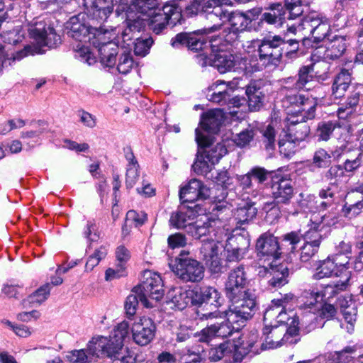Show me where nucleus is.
Segmentation results:
<instances>
[{
    "instance_id": "26",
    "label": "nucleus",
    "mask_w": 363,
    "mask_h": 363,
    "mask_svg": "<svg viewBox=\"0 0 363 363\" xmlns=\"http://www.w3.org/2000/svg\"><path fill=\"white\" fill-rule=\"evenodd\" d=\"M340 258L341 255H337L334 259L328 258L323 260L320 266L317 267L316 272L313 274V278L315 279H321L325 277H335V272L340 269L342 265L347 267L346 265L349 263L347 256L344 257L342 262L340 261Z\"/></svg>"
},
{
    "instance_id": "58",
    "label": "nucleus",
    "mask_w": 363,
    "mask_h": 363,
    "mask_svg": "<svg viewBox=\"0 0 363 363\" xmlns=\"http://www.w3.org/2000/svg\"><path fill=\"white\" fill-rule=\"evenodd\" d=\"M127 223L133 225L135 228H139L144 225L147 220V215L145 212L140 211L130 210L126 213Z\"/></svg>"
},
{
    "instance_id": "54",
    "label": "nucleus",
    "mask_w": 363,
    "mask_h": 363,
    "mask_svg": "<svg viewBox=\"0 0 363 363\" xmlns=\"http://www.w3.org/2000/svg\"><path fill=\"white\" fill-rule=\"evenodd\" d=\"M313 66L308 65L302 67L298 72V79L296 82L295 87L297 89H302L307 83L313 79Z\"/></svg>"
},
{
    "instance_id": "47",
    "label": "nucleus",
    "mask_w": 363,
    "mask_h": 363,
    "mask_svg": "<svg viewBox=\"0 0 363 363\" xmlns=\"http://www.w3.org/2000/svg\"><path fill=\"white\" fill-rule=\"evenodd\" d=\"M235 348L234 343L225 342L220 344L218 347L211 348L208 352V359L211 362H218L228 353L233 352Z\"/></svg>"
},
{
    "instance_id": "45",
    "label": "nucleus",
    "mask_w": 363,
    "mask_h": 363,
    "mask_svg": "<svg viewBox=\"0 0 363 363\" xmlns=\"http://www.w3.org/2000/svg\"><path fill=\"white\" fill-rule=\"evenodd\" d=\"M257 208L254 205L245 203L242 206L238 207L235 212V220L237 223H245L255 217Z\"/></svg>"
},
{
    "instance_id": "24",
    "label": "nucleus",
    "mask_w": 363,
    "mask_h": 363,
    "mask_svg": "<svg viewBox=\"0 0 363 363\" xmlns=\"http://www.w3.org/2000/svg\"><path fill=\"white\" fill-rule=\"evenodd\" d=\"M268 284L273 288L284 286L288 283L289 270L285 263H267L264 265Z\"/></svg>"
},
{
    "instance_id": "25",
    "label": "nucleus",
    "mask_w": 363,
    "mask_h": 363,
    "mask_svg": "<svg viewBox=\"0 0 363 363\" xmlns=\"http://www.w3.org/2000/svg\"><path fill=\"white\" fill-rule=\"evenodd\" d=\"M283 300H273L264 314V324L272 322L278 325H286L288 321L291 320L283 308Z\"/></svg>"
},
{
    "instance_id": "8",
    "label": "nucleus",
    "mask_w": 363,
    "mask_h": 363,
    "mask_svg": "<svg viewBox=\"0 0 363 363\" xmlns=\"http://www.w3.org/2000/svg\"><path fill=\"white\" fill-rule=\"evenodd\" d=\"M222 235L214 234V238L202 241L200 247L201 259L213 273H219L223 268L222 248L219 245Z\"/></svg>"
},
{
    "instance_id": "64",
    "label": "nucleus",
    "mask_w": 363,
    "mask_h": 363,
    "mask_svg": "<svg viewBox=\"0 0 363 363\" xmlns=\"http://www.w3.org/2000/svg\"><path fill=\"white\" fill-rule=\"evenodd\" d=\"M75 50V57L79 60L87 63L91 65L95 62V59L89 52L88 48L82 45L79 43H77Z\"/></svg>"
},
{
    "instance_id": "1",
    "label": "nucleus",
    "mask_w": 363,
    "mask_h": 363,
    "mask_svg": "<svg viewBox=\"0 0 363 363\" xmlns=\"http://www.w3.org/2000/svg\"><path fill=\"white\" fill-rule=\"evenodd\" d=\"M28 31L39 48L33 50L30 46H26L23 50L13 52L10 51L9 47L0 43V74L4 68L11 65L16 60H20L29 54L40 53L43 47L52 48L60 44V36L56 34L52 27H46L43 22L36 23Z\"/></svg>"
},
{
    "instance_id": "31",
    "label": "nucleus",
    "mask_w": 363,
    "mask_h": 363,
    "mask_svg": "<svg viewBox=\"0 0 363 363\" xmlns=\"http://www.w3.org/2000/svg\"><path fill=\"white\" fill-rule=\"evenodd\" d=\"M233 82L217 80L208 87V96L211 101L215 103H227V99L231 96Z\"/></svg>"
},
{
    "instance_id": "10",
    "label": "nucleus",
    "mask_w": 363,
    "mask_h": 363,
    "mask_svg": "<svg viewBox=\"0 0 363 363\" xmlns=\"http://www.w3.org/2000/svg\"><path fill=\"white\" fill-rule=\"evenodd\" d=\"M284 106L286 108H292L288 112L294 115V111L297 117H301V120L313 119L315 117L317 102L313 98L302 94L287 95L283 100Z\"/></svg>"
},
{
    "instance_id": "36",
    "label": "nucleus",
    "mask_w": 363,
    "mask_h": 363,
    "mask_svg": "<svg viewBox=\"0 0 363 363\" xmlns=\"http://www.w3.org/2000/svg\"><path fill=\"white\" fill-rule=\"evenodd\" d=\"M98 52L101 62L107 67H113L116 62V55L118 52V45L113 41L100 42L98 45Z\"/></svg>"
},
{
    "instance_id": "17",
    "label": "nucleus",
    "mask_w": 363,
    "mask_h": 363,
    "mask_svg": "<svg viewBox=\"0 0 363 363\" xmlns=\"http://www.w3.org/2000/svg\"><path fill=\"white\" fill-rule=\"evenodd\" d=\"M335 277L339 279L327 284L322 291H320L322 301L330 300L339 293L345 291L352 279L351 271L343 265L335 272Z\"/></svg>"
},
{
    "instance_id": "16",
    "label": "nucleus",
    "mask_w": 363,
    "mask_h": 363,
    "mask_svg": "<svg viewBox=\"0 0 363 363\" xmlns=\"http://www.w3.org/2000/svg\"><path fill=\"white\" fill-rule=\"evenodd\" d=\"M249 280L243 267L240 266L232 269L228 276L225 284V293L226 297L244 293L250 291L248 289Z\"/></svg>"
},
{
    "instance_id": "38",
    "label": "nucleus",
    "mask_w": 363,
    "mask_h": 363,
    "mask_svg": "<svg viewBox=\"0 0 363 363\" xmlns=\"http://www.w3.org/2000/svg\"><path fill=\"white\" fill-rule=\"evenodd\" d=\"M345 38L342 36L334 38L325 43L324 57L328 60H334L340 57L346 50Z\"/></svg>"
},
{
    "instance_id": "27",
    "label": "nucleus",
    "mask_w": 363,
    "mask_h": 363,
    "mask_svg": "<svg viewBox=\"0 0 363 363\" xmlns=\"http://www.w3.org/2000/svg\"><path fill=\"white\" fill-rule=\"evenodd\" d=\"M196 290H184L182 288H175L168 292L167 297L174 306L178 310H183L189 304L196 305Z\"/></svg>"
},
{
    "instance_id": "7",
    "label": "nucleus",
    "mask_w": 363,
    "mask_h": 363,
    "mask_svg": "<svg viewBox=\"0 0 363 363\" xmlns=\"http://www.w3.org/2000/svg\"><path fill=\"white\" fill-rule=\"evenodd\" d=\"M135 288L140 292V301L147 308L152 306L148 298L159 301L164 295L160 275L150 270L143 272L141 283Z\"/></svg>"
},
{
    "instance_id": "5",
    "label": "nucleus",
    "mask_w": 363,
    "mask_h": 363,
    "mask_svg": "<svg viewBox=\"0 0 363 363\" xmlns=\"http://www.w3.org/2000/svg\"><path fill=\"white\" fill-rule=\"evenodd\" d=\"M231 0H206L202 4L201 13L204 15L206 20L212 23V25L206 26L201 29L203 33L211 34L221 29L223 23V18L227 14L225 6H232Z\"/></svg>"
},
{
    "instance_id": "50",
    "label": "nucleus",
    "mask_w": 363,
    "mask_h": 363,
    "mask_svg": "<svg viewBox=\"0 0 363 363\" xmlns=\"http://www.w3.org/2000/svg\"><path fill=\"white\" fill-rule=\"evenodd\" d=\"M289 327L286 325V331L284 333V340L288 344H296L299 340L298 320L296 318H291Z\"/></svg>"
},
{
    "instance_id": "57",
    "label": "nucleus",
    "mask_w": 363,
    "mask_h": 363,
    "mask_svg": "<svg viewBox=\"0 0 363 363\" xmlns=\"http://www.w3.org/2000/svg\"><path fill=\"white\" fill-rule=\"evenodd\" d=\"M345 321L347 323V329L349 333L354 330V325L357 319V308L354 302H350V306L342 309L341 311Z\"/></svg>"
},
{
    "instance_id": "40",
    "label": "nucleus",
    "mask_w": 363,
    "mask_h": 363,
    "mask_svg": "<svg viewBox=\"0 0 363 363\" xmlns=\"http://www.w3.org/2000/svg\"><path fill=\"white\" fill-rule=\"evenodd\" d=\"M360 94L356 90L350 92L345 104H342L337 111V115L340 119H346L353 113L354 108L358 105Z\"/></svg>"
},
{
    "instance_id": "32",
    "label": "nucleus",
    "mask_w": 363,
    "mask_h": 363,
    "mask_svg": "<svg viewBox=\"0 0 363 363\" xmlns=\"http://www.w3.org/2000/svg\"><path fill=\"white\" fill-rule=\"evenodd\" d=\"M196 291V305H200L203 303L213 306L216 308L222 305L223 299L222 298L220 292L212 286H204Z\"/></svg>"
},
{
    "instance_id": "44",
    "label": "nucleus",
    "mask_w": 363,
    "mask_h": 363,
    "mask_svg": "<svg viewBox=\"0 0 363 363\" xmlns=\"http://www.w3.org/2000/svg\"><path fill=\"white\" fill-rule=\"evenodd\" d=\"M50 291V284H45L38 289L35 292L30 294L26 300L23 301V304H32L33 306H39L48 298Z\"/></svg>"
},
{
    "instance_id": "28",
    "label": "nucleus",
    "mask_w": 363,
    "mask_h": 363,
    "mask_svg": "<svg viewBox=\"0 0 363 363\" xmlns=\"http://www.w3.org/2000/svg\"><path fill=\"white\" fill-rule=\"evenodd\" d=\"M307 118L301 120V117L291 115L288 121L289 125L287 129L288 138L295 142L305 140L310 133L309 126L305 123Z\"/></svg>"
},
{
    "instance_id": "30",
    "label": "nucleus",
    "mask_w": 363,
    "mask_h": 363,
    "mask_svg": "<svg viewBox=\"0 0 363 363\" xmlns=\"http://www.w3.org/2000/svg\"><path fill=\"white\" fill-rule=\"evenodd\" d=\"M217 221L215 220H208L206 222L193 223L189 225L186 233L195 239H201L203 236L209 235L210 238L214 237V234L222 235L223 232L221 229L216 230Z\"/></svg>"
},
{
    "instance_id": "20",
    "label": "nucleus",
    "mask_w": 363,
    "mask_h": 363,
    "mask_svg": "<svg viewBox=\"0 0 363 363\" xmlns=\"http://www.w3.org/2000/svg\"><path fill=\"white\" fill-rule=\"evenodd\" d=\"M211 194V189L196 179H191L189 184L181 188L179 198L182 203H194L198 199H207Z\"/></svg>"
},
{
    "instance_id": "29",
    "label": "nucleus",
    "mask_w": 363,
    "mask_h": 363,
    "mask_svg": "<svg viewBox=\"0 0 363 363\" xmlns=\"http://www.w3.org/2000/svg\"><path fill=\"white\" fill-rule=\"evenodd\" d=\"M261 21L269 25L281 26L284 22L286 10L281 3H271L264 9Z\"/></svg>"
},
{
    "instance_id": "21",
    "label": "nucleus",
    "mask_w": 363,
    "mask_h": 363,
    "mask_svg": "<svg viewBox=\"0 0 363 363\" xmlns=\"http://www.w3.org/2000/svg\"><path fill=\"white\" fill-rule=\"evenodd\" d=\"M145 27L144 19L141 16L131 18L130 15L127 18V26L122 31L120 36H117L115 39L117 45H121L125 50L131 49V46L134 43L133 40L135 38L136 33H139Z\"/></svg>"
},
{
    "instance_id": "60",
    "label": "nucleus",
    "mask_w": 363,
    "mask_h": 363,
    "mask_svg": "<svg viewBox=\"0 0 363 363\" xmlns=\"http://www.w3.org/2000/svg\"><path fill=\"white\" fill-rule=\"evenodd\" d=\"M153 43V40L151 38H147L145 39L137 38L134 43V52L136 55L145 56L146 55L152 45Z\"/></svg>"
},
{
    "instance_id": "49",
    "label": "nucleus",
    "mask_w": 363,
    "mask_h": 363,
    "mask_svg": "<svg viewBox=\"0 0 363 363\" xmlns=\"http://www.w3.org/2000/svg\"><path fill=\"white\" fill-rule=\"evenodd\" d=\"M354 352V347H346L342 351L328 353L326 357L333 363H350L352 360L351 354Z\"/></svg>"
},
{
    "instance_id": "3",
    "label": "nucleus",
    "mask_w": 363,
    "mask_h": 363,
    "mask_svg": "<svg viewBox=\"0 0 363 363\" xmlns=\"http://www.w3.org/2000/svg\"><path fill=\"white\" fill-rule=\"evenodd\" d=\"M261 13V9L257 8L248 10L246 12L240 11H227L223 18L224 21H228L230 27L225 28L222 33V38L226 44H232L238 39L239 34L247 30L252 21L255 20Z\"/></svg>"
},
{
    "instance_id": "52",
    "label": "nucleus",
    "mask_w": 363,
    "mask_h": 363,
    "mask_svg": "<svg viewBox=\"0 0 363 363\" xmlns=\"http://www.w3.org/2000/svg\"><path fill=\"white\" fill-rule=\"evenodd\" d=\"M140 292L135 287L131 294L126 298L125 303V309L129 318L133 317L137 310L138 302L140 301Z\"/></svg>"
},
{
    "instance_id": "6",
    "label": "nucleus",
    "mask_w": 363,
    "mask_h": 363,
    "mask_svg": "<svg viewBox=\"0 0 363 363\" xmlns=\"http://www.w3.org/2000/svg\"><path fill=\"white\" fill-rule=\"evenodd\" d=\"M284 40L280 35L264 38L257 41L259 61L264 67H277L282 57L281 45Z\"/></svg>"
},
{
    "instance_id": "2",
    "label": "nucleus",
    "mask_w": 363,
    "mask_h": 363,
    "mask_svg": "<svg viewBox=\"0 0 363 363\" xmlns=\"http://www.w3.org/2000/svg\"><path fill=\"white\" fill-rule=\"evenodd\" d=\"M230 305L226 313L231 323H243L251 319L257 310V297L252 290L227 297Z\"/></svg>"
},
{
    "instance_id": "14",
    "label": "nucleus",
    "mask_w": 363,
    "mask_h": 363,
    "mask_svg": "<svg viewBox=\"0 0 363 363\" xmlns=\"http://www.w3.org/2000/svg\"><path fill=\"white\" fill-rule=\"evenodd\" d=\"M174 16H177L175 19L179 16V8L175 4H165L162 8L157 6L143 19L145 25L147 22L153 32L160 34L166 28L169 19Z\"/></svg>"
},
{
    "instance_id": "41",
    "label": "nucleus",
    "mask_w": 363,
    "mask_h": 363,
    "mask_svg": "<svg viewBox=\"0 0 363 363\" xmlns=\"http://www.w3.org/2000/svg\"><path fill=\"white\" fill-rule=\"evenodd\" d=\"M314 220L311 219V224L309 225V229L304 234L305 242L316 245L320 247V242L323 240L321 231L323 228V225L321 221H318L315 218Z\"/></svg>"
},
{
    "instance_id": "39",
    "label": "nucleus",
    "mask_w": 363,
    "mask_h": 363,
    "mask_svg": "<svg viewBox=\"0 0 363 363\" xmlns=\"http://www.w3.org/2000/svg\"><path fill=\"white\" fill-rule=\"evenodd\" d=\"M195 213L191 208L181 209L172 213L169 223L176 228H185L191 225Z\"/></svg>"
},
{
    "instance_id": "35",
    "label": "nucleus",
    "mask_w": 363,
    "mask_h": 363,
    "mask_svg": "<svg viewBox=\"0 0 363 363\" xmlns=\"http://www.w3.org/2000/svg\"><path fill=\"white\" fill-rule=\"evenodd\" d=\"M245 93L248 98V104L250 110H258L262 105L264 96L262 90V83L259 81L250 82L246 86Z\"/></svg>"
},
{
    "instance_id": "43",
    "label": "nucleus",
    "mask_w": 363,
    "mask_h": 363,
    "mask_svg": "<svg viewBox=\"0 0 363 363\" xmlns=\"http://www.w3.org/2000/svg\"><path fill=\"white\" fill-rule=\"evenodd\" d=\"M337 127H339L337 122L331 121H321L317 125L315 137L319 141H328L335 129Z\"/></svg>"
},
{
    "instance_id": "55",
    "label": "nucleus",
    "mask_w": 363,
    "mask_h": 363,
    "mask_svg": "<svg viewBox=\"0 0 363 363\" xmlns=\"http://www.w3.org/2000/svg\"><path fill=\"white\" fill-rule=\"evenodd\" d=\"M93 357L88 352L87 347L73 350L67 356L69 363H90Z\"/></svg>"
},
{
    "instance_id": "51",
    "label": "nucleus",
    "mask_w": 363,
    "mask_h": 363,
    "mask_svg": "<svg viewBox=\"0 0 363 363\" xmlns=\"http://www.w3.org/2000/svg\"><path fill=\"white\" fill-rule=\"evenodd\" d=\"M214 165L213 160H195L192 168L197 174L213 178L214 172L212 170Z\"/></svg>"
},
{
    "instance_id": "22",
    "label": "nucleus",
    "mask_w": 363,
    "mask_h": 363,
    "mask_svg": "<svg viewBox=\"0 0 363 363\" xmlns=\"http://www.w3.org/2000/svg\"><path fill=\"white\" fill-rule=\"evenodd\" d=\"M286 331V325H278L272 322L265 324L263 328L264 340L261 344L262 350L275 349L286 344L283 336Z\"/></svg>"
},
{
    "instance_id": "4",
    "label": "nucleus",
    "mask_w": 363,
    "mask_h": 363,
    "mask_svg": "<svg viewBox=\"0 0 363 363\" xmlns=\"http://www.w3.org/2000/svg\"><path fill=\"white\" fill-rule=\"evenodd\" d=\"M134 0H84V6L87 16L98 22L106 21L113 12V7L118 3L120 10L127 11V18L133 16L134 11L130 9Z\"/></svg>"
},
{
    "instance_id": "62",
    "label": "nucleus",
    "mask_w": 363,
    "mask_h": 363,
    "mask_svg": "<svg viewBox=\"0 0 363 363\" xmlns=\"http://www.w3.org/2000/svg\"><path fill=\"white\" fill-rule=\"evenodd\" d=\"M362 208L363 201H358L352 204L345 203L342 206L341 213L343 216L351 219L358 216L362 212Z\"/></svg>"
},
{
    "instance_id": "18",
    "label": "nucleus",
    "mask_w": 363,
    "mask_h": 363,
    "mask_svg": "<svg viewBox=\"0 0 363 363\" xmlns=\"http://www.w3.org/2000/svg\"><path fill=\"white\" fill-rule=\"evenodd\" d=\"M201 30V29L193 33H179L172 39L171 44L173 47L185 46L194 51L202 50L208 46L210 47V41L208 43L203 36L208 34Z\"/></svg>"
},
{
    "instance_id": "37",
    "label": "nucleus",
    "mask_w": 363,
    "mask_h": 363,
    "mask_svg": "<svg viewBox=\"0 0 363 363\" xmlns=\"http://www.w3.org/2000/svg\"><path fill=\"white\" fill-rule=\"evenodd\" d=\"M272 189L277 203H286L293 196L294 189L291 182L287 179L274 182Z\"/></svg>"
},
{
    "instance_id": "63",
    "label": "nucleus",
    "mask_w": 363,
    "mask_h": 363,
    "mask_svg": "<svg viewBox=\"0 0 363 363\" xmlns=\"http://www.w3.org/2000/svg\"><path fill=\"white\" fill-rule=\"evenodd\" d=\"M319 247L305 242L300 249L299 258L302 262L310 261L318 253Z\"/></svg>"
},
{
    "instance_id": "33",
    "label": "nucleus",
    "mask_w": 363,
    "mask_h": 363,
    "mask_svg": "<svg viewBox=\"0 0 363 363\" xmlns=\"http://www.w3.org/2000/svg\"><path fill=\"white\" fill-rule=\"evenodd\" d=\"M352 82V72L348 69H342L335 76L332 85V96L335 99L343 97L350 88Z\"/></svg>"
},
{
    "instance_id": "48",
    "label": "nucleus",
    "mask_w": 363,
    "mask_h": 363,
    "mask_svg": "<svg viewBox=\"0 0 363 363\" xmlns=\"http://www.w3.org/2000/svg\"><path fill=\"white\" fill-rule=\"evenodd\" d=\"M214 325H216L217 337H227L231 335L233 331L239 330L242 326L241 323L240 324L238 323H231L228 318L226 321L216 323Z\"/></svg>"
},
{
    "instance_id": "23",
    "label": "nucleus",
    "mask_w": 363,
    "mask_h": 363,
    "mask_svg": "<svg viewBox=\"0 0 363 363\" xmlns=\"http://www.w3.org/2000/svg\"><path fill=\"white\" fill-rule=\"evenodd\" d=\"M249 246V239L242 235L228 237L225 247L227 261L238 262L242 259Z\"/></svg>"
},
{
    "instance_id": "11",
    "label": "nucleus",
    "mask_w": 363,
    "mask_h": 363,
    "mask_svg": "<svg viewBox=\"0 0 363 363\" xmlns=\"http://www.w3.org/2000/svg\"><path fill=\"white\" fill-rule=\"evenodd\" d=\"M172 266L175 275L184 282H199L204 277V268L197 260L191 258H177Z\"/></svg>"
},
{
    "instance_id": "15",
    "label": "nucleus",
    "mask_w": 363,
    "mask_h": 363,
    "mask_svg": "<svg viewBox=\"0 0 363 363\" xmlns=\"http://www.w3.org/2000/svg\"><path fill=\"white\" fill-rule=\"evenodd\" d=\"M195 132L198 145L197 159H221L226 155L228 150L224 145L218 143L213 148L208 150L213 144L212 138L204 135L198 128Z\"/></svg>"
},
{
    "instance_id": "9",
    "label": "nucleus",
    "mask_w": 363,
    "mask_h": 363,
    "mask_svg": "<svg viewBox=\"0 0 363 363\" xmlns=\"http://www.w3.org/2000/svg\"><path fill=\"white\" fill-rule=\"evenodd\" d=\"M221 38L213 37L210 40V48L213 52L209 61L220 73H225L235 67V57L225 51V43H221Z\"/></svg>"
},
{
    "instance_id": "19",
    "label": "nucleus",
    "mask_w": 363,
    "mask_h": 363,
    "mask_svg": "<svg viewBox=\"0 0 363 363\" xmlns=\"http://www.w3.org/2000/svg\"><path fill=\"white\" fill-rule=\"evenodd\" d=\"M155 325L152 319L140 318L132 325L133 338L138 345L144 346L149 344L155 337Z\"/></svg>"
},
{
    "instance_id": "56",
    "label": "nucleus",
    "mask_w": 363,
    "mask_h": 363,
    "mask_svg": "<svg viewBox=\"0 0 363 363\" xmlns=\"http://www.w3.org/2000/svg\"><path fill=\"white\" fill-rule=\"evenodd\" d=\"M133 66V60L130 50H125L120 55L117 69L121 74L128 73Z\"/></svg>"
},
{
    "instance_id": "34",
    "label": "nucleus",
    "mask_w": 363,
    "mask_h": 363,
    "mask_svg": "<svg viewBox=\"0 0 363 363\" xmlns=\"http://www.w3.org/2000/svg\"><path fill=\"white\" fill-rule=\"evenodd\" d=\"M224 113L221 109L210 110L203 115L201 125L210 133H217L224 121Z\"/></svg>"
},
{
    "instance_id": "42",
    "label": "nucleus",
    "mask_w": 363,
    "mask_h": 363,
    "mask_svg": "<svg viewBox=\"0 0 363 363\" xmlns=\"http://www.w3.org/2000/svg\"><path fill=\"white\" fill-rule=\"evenodd\" d=\"M157 6V0H134L130 9L136 12L135 17L147 18Z\"/></svg>"
},
{
    "instance_id": "13",
    "label": "nucleus",
    "mask_w": 363,
    "mask_h": 363,
    "mask_svg": "<svg viewBox=\"0 0 363 363\" xmlns=\"http://www.w3.org/2000/svg\"><path fill=\"white\" fill-rule=\"evenodd\" d=\"M256 250L259 261L263 264L277 262L281 257L278 239L271 233H265L260 235L256 242Z\"/></svg>"
},
{
    "instance_id": "59",
    "label": "nucleus",
    "mask_w": 363,
    "mask_h": 363,
    "mask_svg": "<svg viewBox=\"0 0 363 363\" xmlns=\"http://www.w3.org/2000/svg\"><path fill=\"white\" fill-rule=\"evenodd\" d=\"M138 169L139 164L137 160H130L128 162L127 166L125 180L126 186L128 188H132L135 185L139 177Z\"/></svg>"
},
{
    "instance_id": "53",
    "label": "nucleus",
    "mask_w": 363,
    "mask_h": 363,
    "mask_svg": "<svg viewBox=\"0 0 363 363\" xmlns=\"http://www.w3.org/2000/svg\"><path fill=\"white\" fill-rule=\"evenodd\" d=\"M300 298L305 308H311L315 303L322 301L320 291L317 289L305 290Z\"/></svg>"
},
{
    "instance_id": "61",
    "label": "nucleus",
    "mask_w": 363,
    "mask_h": 363,
    "mask_svg": "<svg viewBox=\"0 0 363 363\" xmlns=\"http://www.w3.org/2000/svg\"><path fill=\"white\" fill-rule=\"evenodd\" d=\"M327 21L328 19L325 16L315 11L310 12L303 19V24H308L311 29L316 28Z\"/></svg>"
},
{
    "instance_id": "46",
    "label": "nucleus",
    "mask_w": 363,
    "mask_h": 363,
    "mask_svg": "<svg viewBox=\"0 0 363 363\" xmlns=\"http://www.w3.org/2000/svg\"><path fill=\"white\" fill-rule=\"evenodd\" d=\"M66 28L68 30L67 35L77 40H80L82 36H85L88 33L87 28L81 23L76 17L70 18L69 21L67 23Z\"/></svg>"
},
{
    "instance_id": "12",
    "label": "nucleus",
    "mask_w": 363,
    "mask_h": 363,
    "mask_svg": "<svg viewBox=\"0 0 363 363\" xmlns=\"http://www.w3.org/2000/svg\"><path fill=\"white\" fill-rule=\"evenodd\" d=\"M123 343L116 340L112 336L93 337L87 344L89 354L99 357L106 356L112 359L119 357V353L123 350Z\"/></svg>"
}]
</instances>
